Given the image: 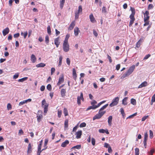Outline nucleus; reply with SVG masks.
Listing matches in <instances>:
<instances>
[{
    "label": "nucleus",
    "instance_id": "nucleus-1",
    "mask_svg": "<svg viewBox=\"0 0 155 155\" xmlns=\"http://www.w3.org/2000/svg\"><path fill=\"white\" fill-rule=\"evenodd\" d=\"M135 68V65H134L130 67L127 71L123 75L121 78H123L126 77L128 76L133 72Z\"/></svg>",
    "mask_w": 155,
    "mask_h": 155
},
{
    "label": "nucleus",
    "instance_id": "nucleus-2",
    "mask_svg": "<svg viewBox=\"0 0 155 155\" xmlns=\"http://www.w3.org/2000/svg\"><path fill=\"white\" fill-rule=\"evenodd\" d=\"M41 106L42 107L44 108V115H45L48 111V104L46 103L45 99H44L42 100Z\"/></svg>",
    "mask_w": 155,
    "mask_h": 155
},
{
    "label": "nucleus",
    "instance_id": "nucleus-3",
    "mask_svg": "<svg viewBox=\"0 0 155 155\" xmlns=\"http://www.w3.org/2000/svg\"><path fill=\"white\" fill-rule=\"evenodd\" d=\"M119 98L116 97L112 100V102L110 104L109 106L112 107L116 105L118 103Z\"/></svg>",
    "mask_w": 155,
    "mask_h": 155
},
{
    "label": "nucleus",
    "instance_id": "nucleus-4",
    "mask_svg": "<svg viewBox=\"0 0 155 155\" xmlns=\"http://www.w3.org/2000/svg\"><path fill=\"white\" fill-rule=\"evenodd\" d=\"M105 113V111H104L103 112L101 113L100 111H99L98 114L94 116V117H93V120H94L96 119H99Z\"/></svg>",
    "mask_w": 155,
    "mask_h": 155
},
{
    "label": "nucleus",
    "instance_id": "nucleus-5",
    "mask_svg": "<svg viewBox=\"0 0 155 155\" xmlns=\"http://www.w3.org/2000/svg\"><path fill=\"white\" fill-rule=\"evenodd\" d=\"M63 48L65 52H68L69 50V46L68 42H64L63 45Z\"/></svg>",
    "mask_w": 155,
    "mask_h": 155
},
{
    "label": "nucleus",
    "instance_id": "nucleus-6",
    "mask_svg": "<svg viewBox=\"0 0 155 155\" xmlns=\"http://www.w3.org/2000/svg\"><path fill=\"white\" fill-rule=\"evenodd\" d=\"M81 100L83 101H84L83 94L82 92L81 93L80 96H78L77 97V104L78 105H80L81 104Z\"/></svg>",
    "mask_w": 155,
    "mask_h": 155
},
{
    "label": "nucleus",
    "instance_id": "nucleus-7",
    "mask_svg": "<svg viewBox=\"0 0 155 155\" xmlns=\"http://www.w3.org/2000/svg\"><path fill=\"white\" fill-rule=\"evenodd\" d=\"M130 10L131 11L132 13L130 15V20H135V18H134V15L135 13V10L134 8H133L131 7H130Z\"/></svg>",
    "mask_w": 155,
    "mask_h": 155
},
{
    "label": "nucleus",
    "instance_id": "nucleus-8",
    "mask_svg": "<svg viewBox=\"0 0 155 155\" xmlns=\"http://www.w3.org/2000/svg\"><path fill=\"white\" fill-rule=\"evenodd\" d=\"M42 111L39 110L38 111V114L37 115V121L39 122L41 120V119L42 117Z\"/></svg>",
    "mask_w": 155,
    "mask_h": 155
},
{
    "label": "nucleus",
    "instance_id": "nucleus-9",
    "mask_svg": "<svg viewBox=\"0 0 155 155\" xmlns=\"http://www.w3.org/2000/svg\"><path fill=\"white\" fill-rule=\"evenodd\" d=\"M64 81V75L62 74L61 77L59 78L58 81L57 83V85L58 86L61 83Z\"/></svg>",
    "mask_w": 155,
    "mask_h": 155
},
{
    "label": "nucleus",
    "instance_id": "nucleus-10",
    "mask_svg": "<svg viewBox=\"0 0 155 155\" xmlns=\"http://www.w3.org/2000/svg\"><path fill=\"white\" fill-rule=\"evenodd\" d=\"M82 134V131L81 130L78 131L75 134V135H76V138L77 139L80 138Z\"/></svg>",
    "mask_w": 155,
    "mask_h": 155
},
{
    "label": "nucleus",
    "instance_id": "nucleus-11",
    "mask_svg": "<svg viewBox=\"0 0 155 155\" xmlns=\"http://www.w3.org/2000/svg\"><path fill=\"white\" fill-rule=\"evenodd\" d=\"M9 31V30L8 27L4 29L2 31V33L3 36H5L8 33Z\"/></svg>",
    "mask_w": 155,
    "mask_h": 155
},
{
    "label": "nucleus",
    "instance_id": "nucleus-12",
    "mask_svg": "<svg viewBox=\"0 0 155 155\" xmlns=\"http://www.w3.org/2000/svg\"><path fill=\"white\" fill-rule=\"evenodd\" d=\"M74 35L76 36L78 35V33L80 32L79 28L77 27H76L74 28Z\"/></svg>",
    "mask_w": 155,
    "mask_h": 155
},
{
    "label": "nucleus",
    "instance_id": "nucleus-13",
    "mask_svg": "<svg viewBox=\"0 0 155 155\" xmlns=\"http://www.w3.org/2000/svg\"><path fill=\"white\" fill-rule=\"evenodd\" d=\"M148 84L147 82V81H144L138 87V88H141L147 86Z\"/></svg>",
    "mask_w": 155,
    "mask_h": 155
},
{
    "label": "nucleus",
    "instance_id": "nucleus-14",
    "mask_svg": "<svg viewBox=\"0 0 155 155\" xmlns=\"http://www.w3.org/2000/svg\"><path fill=\"white\" fill-rule=\"evenodd\" d=\"M75 21H74L72 22L70 24L69 28H68V30H71L73 28L75 25Z\"/></svg>",
    "mask_w": 155,
    "mask_h": 155
},
{
    "label": "nucleus",
    "instance_id": "nucleus-15",
    "mask_svg": "<svg viewBox=\"0 0 155 155\" xmlns=\"http://www.w3.org/2000/svg\"><path fill=\"white\" fill-rule=\"evenodd\" d=\"M89 18L90 20V21L92 23H94L96 21L92 14H91L89 16Z\"/></svg>",
    "mask_w": 155,
    "mask_h": 155
},
{
    "label": "nucleus",
    "instance_id": "nucleus-16",
    "mask_svg": "<svg viewBox=\"0 0 155 155\" xmlns=\"http://www.w3.org/2000/svg\"><path fill=\"white\" fill-rule=\"evenodd\" d=\"M112 116H109L108 117V122L109 126H111L112 124Z\"/></svg>",
    "mask_w": 155,
    "mask_h": 155
},
{
    "label": "nucleus",
    "instance_id": "nucleus-17",
    "mask_svg": "<svg viewBox=\"0 0 155 155\" xmlns=\"http://www.w3.org/2000/svg\"><path fill=\"white\" fill-rule=\"evenodd\" d=\"M54 44L56 45L57 48L58 47L60 42H59V38L58 37L55 38L54 41Z\"/></svg>",
    "mask_w": 155,
    "mask_h": 155
},
{
    "label": "nucleus",
    "instance_id": "nucleus-18",
    "mask_svg": "<svg viewBox=\"0 0 155 155\" xmlns=\"http://www.w3.org/2000/svg\"><path fill=\"white\" fill-rule=\"evenodd\" d=\"M69 141L68 140H66L64 142L62 143L61 144V146L63 147H65L68 144Z\"/></svg>",
    "mask_w": 155,
    "mask_h": 155
},
{
    "label": "nucleus",
    "instance_id": "nucleus-19",
    "mask_svg": "<svg viewBox=\"0 0 155 155\" xmlns=\"http://www.w3.org/2000/svg\"><path fill=\"white\" fill-rule=\"evenodd\" d=\"M61 96L64 97L65 96V93H66V90L64 89H62L61 91Z\"/></svg>",
    "mask_w": 155,
    "mask_h": 155
},
{
    "label": "nucleus",
    "instance_id": "nucleus-20",
    "mask_svg": "<svg viewBox=\"0 0 155 155\" xmlns=\"http://www.w3.org/2000/svg\"><path fill=\"white\" fill-rule=\"evenodd\" d=\"M45 66V64L43 63H40L36 65V67L37 68H43Z\"/></svg>",
    "mask_w": 155,
    "mask_h": 155
},
{
    "label": "nucleus",
    "instance_id": "nucleus-21",
    "mask_svg": "<svg viewBox=\"0 0 155 155\" xmlns=\"http://www.w3.org/2000/svg\"><path fill=\"white\" fill-rule=\"evenodd\" d=\"M128 97H125L122 100V104L124 105H127V101Z\"/></svg>",
    "mask_w": 155,
    "mask_h": 155
},
{
    "label": "nucleus",
    "instance_id": "nucleus-22",
    "mask_svg": "<svg viewBox=\"0 0 155 155\" xmlns=\"http://www.w3.org/2000/svg\"><path fill=\"white\" fill-rule=\"evenodd\" d=\"M108 104H107L105 105L100 109L99 111H100L101 113L103 112L104 111H102L105 109L108 106Z\"/></svg>",
    "mask_w": 155,
    "mask_h": 155
},
{
    "label": "nucleus",
    "instance_id": "nucleus-23",
    "mask_svg": "<svg viewBox=\"0 0 155 155\" xmlns=\"http://www.w3.org/2000/svg\"><path fill=\"white\" fill-rule=\"evenodd\" d=\"M31 60L33 63H34L36 61V58L35 55L32 54L31 56Z\"/></svg>",
    "mask_w": 155,
    "mask_h": 155
},
{
    "label": "nucleus",
    "instance_id": "nucleus-24",
    "mask_svg": "<svg viewBox=\"0 0 155 155\" xmlns=\"http://www.w3.org/2000/svg\"><path fill=\"white\" fill-rule=\"evenodd\" d=\"M73 75L74 78L75 80L77 78V74L76 72L75 69L74 68L73 69Z\"/></svg>",
    "mask_w": 155,
    "mask_h": 155
},
{
    "label": "nucleus",
    "instance_id": "nucleus-25",
    "mask_svg": "<svg viewBox=\"0 0 155 155\" xmlns=\"http://www.w3.org/2000/svg\"><path fill=\"white\" fill-rule=\"evenodd\" d=\"M31 146L30 143L28 145V150L27 151V153H30L31 152Z\"/></svg>",
    "mask_w": 155,
    "mask_h": 155
},
{
    "label": "nucleus",
    "instance_id": "nucleus-26",
    "mask_svg": "<svg viewBox=\"0 0 155 155\" xmlns=\"http://www.w3.org/2000/svg\"><path fill=\"white\" fill-rule=\"evenodd\" d=\"M96 107H95V105H92L91 106H89L86 109V111H88L90 110H91V109H96Z\"/></svg>",
    "mask_w": 155,
    "mask_h": 155
},
{
    "label": "nucleus",
    "instance_id": "nucleus-27",
    "mask_svg": "<svg viewBox=\"0 0 155 155\" xmlns=\"http://www.w3.org/2000/svg\"><path fill=\"white\" fill-rule=\"evenodd\" d=\"M131 103L134 105H135L136 104V100L133 98H132L130 100Z\"/></svg>",
    "mask_w": 155,
    "mask_h": 155
},
{
    "label": "nucleus",
    "instance_id": "nucleus-28",
    "mask_svg": "<svg viewBox=\"0 0 155 155\" xmlns=\"http://www.w3.org/2000/svg\"><path fill=\"white\" fill-rule=\"evenodd\" d=\"M65 0H62L60 2V7L61 9H62L64 6V3L65 2Z\"/></svg>",
    "mask_w": 155,
    "mask_h": 155
},
{
    "label": "nucleus",
    "instance_id": "nucleus-29",
    "mask_svg": "<svg viewBox=\"0 0 155 155\" xmlns=\"http://www.w3.org/2000/svg\"><path fill=\"white\" fill-rule=\"evenodd\" d=\"M47 29L48 33L49 35H50L51 34L50 26L49 25L48 26L47 28Z\"/></svg>",
    "mask_w": 155,
    "mask_h": 155
},
{
    "label": "nucleus",
    "instance_id": "nucleus-30",
    "mask_svg": "<svg viewBox=\"0 0 155 155\" xmlns=\"http://www.w3.org/2000/svg\"><path fill=\"white\" fill-rule=\"evenodd\" d=\"M62 57L61 56H60L59 58V62L58 65V66H60L61 65L62 61Z\"/></svg>",
    "mask_w": 155,
    "mask_h": 155
},
{
    "label": "nucleus",
    "instance_id": "nucleus-31",
    "mask_svg": "<svg viewBox=\"0 0 155 155\" xmlns=\"http://www.w3.org/2000/svg\"><path fill=\"white\" fill-rule=\"evenodd\" d=\"M141 39L139 40V41L137 42L136 45V47L137 48H139L141 44Z\"/></svg>",
    "mask_w": 155,
    "mask_h": 155
},
{
    "label": "nucleus",
    "instance_id": "nucleus-32",
    "mask_svg": "<svg viewBox=\"0 0 155 155\" xmlns=\"http://www.w3.org/2000/svg\"><path fill=\"white\" fill-rule=\"evenodd\" d=\"M27 78V77H24L21 79H19L18 80V81L19 82H23L24 81L26 80Z\"/></svg>",
    "mask_w": 155,
    "mask_h": 155
},
{
    "label": "nucleus",
    "instance_id": "nucleus-33",
    "mask_svg": "<svg viewBox=\"0 0 155 155\" xmlns=\"http://www.w3.org/2000/svg\"><path fill=\"white\" fill-rule=\"evenodd\" d=\"M63 113L64 114L65 116H66L68 115V111L66 108H65L64 109Z\"/></svg>",
    "mask_w": 155,
    "mask_h": 155
},
{
    "label": "nucleus",
    "instance_id": "nucleus-34",
    "mask_svg": "<svg viewBox=\"0 0 155 155\" xmlns=\"http://www.w3.org/2000/svg\"><path fill=\"white\" fill-rule=\"evenodd\" d=\"M70 35L69 34H67L66 36V37L64 40V42H68V40L69 38Z\"/></svg>",
    "mask_w": 155,
    "mask_h": 155
},
{
    "label": "nucleus",
    "instance_id": "nucleus-35",
    "mask_svg": "<svg viewBox=\"0 0 155 155\" xmlns=\"http://www.w3.org/2000/svg\"><path fill=\"white\" fill-rule=\"evenodd\" d=\"M102 12L104 14H106L107 12L106 8L104 6L103 7L102 9Z\"/></svg>",
    "mask_w": 155,
    "mask_h": 155
},
{
    "label": "nucleus",
    "instance_id": "nucleus-36",
    "mask_svg": "<svg viewBox=\"0 0 155 155\" xmlns=\"http://www.w3.org/2000/svg\"><path fill=\"white\" fill-rule=\"evenodd\" d=\"M82 6L81 5H79L78 7V12L80 14L81 13H82Z\"/></svg>",
    "mask_w": 155,
    "mask_h": 155
},
{
    "label": "nucleus",
    "instance_id": "nucleus-37",
    "mask_svg": "<svg viewBox=\"0 0 155 155\" xmlns=\"http://www.w3.org/2000/svg\"><path fill=\"white\" fill-rule=\"evenodd\" d=\"M81 146L80 145H77L73 147L72 148H75L78 149H80L81 148Z\"/></svg>",
    "mask_w": 155,
    "mask_h": 155
},
{
    "label": "nucleus",
    "instance_id": "nucleus-38",
    "mask_svg": "<svg viewBox=\"0 0 155 155\" xmlns=\"http://www.w3.org/2000/svg\"><path fill=\"white\" fill-rule=\"evenodd\" d=\"M150 139H152L153 137V132L151 130H150Z\"/></svg>",
    "mask_w": 155,
    "mask_h": 155
},
{
    "label": "nucleus",
    "instance_id": "nucleus-39",
    "mask_svg": "<svg viewBox=\"0 0 155 155\" xmlns=\"http://www.w3.org/2000/svg\"><path fill=\"white\" fill-rule=\"evenodd\" d=\"M139 148H136L135 149V154H139Z\"/></svg>",
    "mask_w": 155,
    "mask_h": 155
},
{
    "label": "nucleus",
    "instance_id": "nucleus-40",
    "mask_svg": "<svg viewBox=\"0 0 155 155\" xmlns=\"http://www.w3.org/2000/svg\"><path fill=\"white\" fill-rule=\"evenodd\" d=\"M47 148V147H46V148H44L43 149H42L41 150H38L37 151V155H40V154L41 152L44 150H46Z\"/></svg>",
    "mask_w": 155,
    "mask_h": 155
},
{
    "label": "nucleus",
    "instance_id": "nucleus-41",
    "mask_svg": "<svg viewBox=\"0 0 155 155\" xmlns=\"http://www.w3.org/2000/svg\"><path fill=\"white\" fill-rule=\"evenodd\" d=\"M48 139H45V143H44V147H45V148H46V147H47V145L48 143Z\"/></svg>",
    "mask_w": 155,
    "mask_h": 155
},
{
    "label": "nucleus",
    "instance_id": "nucleus-42",
    "mask_svg": "<svg viewBox=\"0 0 155 155\" xmlns=\"http://www.w3.org/2000/svg\"><path fill=\"white\" fill-rule=\"evenodd\" d=\"M45 42H46V43L48 45V44L49 43V37L48 35H47L45 36Z\"/></svg>",
    "mask_w": 155,
    "mask_h": 155
},
{
    "label": "nucleus",
    "instance_id": "nucleus-43",
    "mask_svg": "<svg viewBox=\"0 0 155 155\" xmlns=\"http://www.w3.org/2000/svg\"><path fill=\"white\" fill-rule=\"evenodd\" d=\"M47 88L49 91H51V85L50 84H48L47 86Z\"/></svg>",
    "mask_w": 155,
    "mask_h": 155
},
{
    "label": "nucleus",
    "instance_id": "nucleus-44",
    "mask_svg": "<svg viewBox=\"0 0 155 155\" xmlns=\"http://www.w3.org/2000/svg\"><path fill=\"white\" fill-rule=\"evenodd\" d=\"M7 109L8 110H11L12 109V105L8 103L7 104Z\"/></svg>",
    "mask_w": 155,
    "mask_h": 155
},
{
    "label": "nucleus",
    "instance_id": "nucleus-45",
    "mask_svg": "<svg viewBox=\"0 0 155 155\" xmlns=\"http://www.w3.org/2000/svg\"><path fill=\"white\" fill-rule=\"evenodd\" d=\"M153 7L154 6L152 4H150L148 5V10L152 9L153 8Z\"/></svg>",
    "mask_w": 155,
    "mask_h": 155
},
{
    "label": "nucleus",
    "instance_id": "nucleus-46",
    "mask_svg": "<svg viewBox=\"0 0 155 155\" xmlns=\"http://www.w3.org/2000/svg\"><path fill=\"white\" fill-rule=\"evenodd\" d=\"M91 143L94 146L95 143V140L94 138H91Z\"/></svg>",
    "mask_w": 155,
    "mask_h": 155
},
{
    "label": "nucleus",
    "instance_id": "nucleus-47",
    "mask_svg": "<svg viewBox=\"0 0 155 155\" xmlns=\"http://www.w3.org/2000/svg\"><path fill=\"white\" fill-rule=\"evenodd\" d=\"M26 103V101H25V100H24L23 101H22L21 102H20L19 103V106H21L22 105H23L24 104Z\"/></svg>",
    "mask_w": 155,
    "mask_h": 155
},
{
    "label": "nucleus",
    "instance_id": "nucleus-48",
    "mask_svg": "<svg viewBox=\"0 0 155 155\" xmlns=\"http://www.w3.org/2000/svg\"><path fill=\"white\" fill-rule=\"evenodd\" d=\"M86 126V124L84 122L81 123L80 125V127H84Z\"/></svg>",
    "mask_w": 155,
    "mask_h": 155
},
{
    "label": "nucleus",
    "instance_id": "nucleus-49",
    "mask_svg": "<svg viewBox=\"0 0 155 155\" xmlns=\"http://www.w3.org/2000/svg\"><path fill=\"white\" fill-rule=\"evenodd\" d=\"M65 127H68V120H66L64 122Z\"/></svg>",
    "mask_w": 155,
    "mask_h": 155
},
{
    "label": "nucleus",
    "instance_id": "nucleus-50",
    "mask_svg": "<svg viewBox=\"0 0 155 155\" xmlns=\"http://www.w3.org/2000/svg\"><path fill=\"white\" fill-rule=\"evenodd\" d=\"M147 139H144V140L143 141V143L144 144V146L145 148L147 147Z\"/></svg>",
    "mask_w": 155,
    "mask_h": 155
},
{
    "label": "nucleus",
    "instance_id": "nucleus-51",
    "mask_svg": "<svg viewBox=\"0 0 155 155\" xmlns=\"http://www.w3.org/2000/svg\"><path fill=\"white\" fill-rule=\"evenodd\" d=\"M144 15V17H145L146 16H149V12L147 11H146L145 12V13H143Z\"/></svg>",
    "mask_w": 155,
    "mask_h": 155
},
{
    "label": "nucleus",
    "instance_id": "nucleus-52",
    "mask_svg": "<svg viewBox=\"0 0 155 155\" xmlns=\"http://www.w3.org/2000/svg\"><path fill=\"white\" fill-rule=\"evenodd\" d=\"M19 76V73H17L16 74H15L13 76V79H16Z\"/></svg>",
    "mask_w": 155,
    "mask_h": 155
},
{
    "label": "nucleus",
    "instance_id": "nucleus-53",
    "mask_svg": "<svg viewBox=\"0 0 155 155\" xmlns=\"http://www.w3.org/2000/svg\"><path fill=\"white\" fill-rule=\"evenodd\" d=\"M134 20H130L129 25L130 27L132 25V24L134 23Z\"/></svg>",
    "mask_w": 155,
    "mask_h": 155
},
{
    "label": "nucleus",
    "instance_id": "nucleus-54",
    "mask_svg": "<svg viewBox=\"0 0 155 155\" xmlns=\"http://www.w3.org/2000/svg\"><path fill=\"white\" fill-rule=\"evenodd\" d=\"M79 13L78 12H76L75 13V19H78L79 17Z\"/></svg>",
    "mask_w": 155,
    "mask_h": 155
},
{
    "label": "nucleus",
    "instance_id": "nucleus-55",
    "mask_svg": "<svg viewBox=\"0 0 155 155\" xmlns=\"http://www.w3.org/2000/svg\"><path fill=\"white\" fill-rule=\"evenodd\" d=\"M154 152V150L153 149H152L150 152H148L149 154H150V155H153V153Z\"/></svg>",
    "mask_w": 155,
    "mask_h": 155
},
{
    "label": "nucleus",
    "instance_id": "nucleus-56",
    "mask_svg": "<svg viewBox=\"0 0 155 155\" xmlns=\"http://www.w3.org/2000/svg\"><path fill=\"white\" fill-rule=\"evenodd\" d=\"M99 132L100 133H105V130L103 129H100L99 130Z\"/></svg>",
    "mask_w": 155,
    "mask_h": 155
},
{
    "label": "nucleus",
    "instance_id": "nucleus-57",
    "mask_svg": "<svg viewBox=\"0 0 155 155\" xmlns=\"http://www.w3.org/2000/svg\"><path fill=\"white\" fill-rule=\"evenodd\" d=\"M149 116L147 115L143 117L142 119V121H145L146 119Z\"/></svg>",
    "mask_w": 155,
    "mask_h": 155
},
{
    "label": "nucleus",
    "instance_id": "nucleus-58",
    "mask_svg": "<svg viewBox=\"0 0 155 155\" xmlns=\"http://www.w3.org/2000/svg\"><path fill=\"white\" fill-rule=\"evenodd\" d=\"M23 133L24 132L23 130L21 129L19 130V131L18 134L19 136H20L21 134H23Z\"/></svg>",
    "mask_w": 155,
    "mask_h": 155
},
{
    "label": "nucleus",
    "instance_id": "nucleus-59",
    "mask_svg": "<svg viewBox=\"0 0 155 155\" xmlns=\"http://www.w3.org/2000/svg\"><path fill=\"white\" fill-rule=\"evenodd\" d=\"M150 56V54H148L146 55L144 58L143 60H146Z\"/></svg>",
    "mask_w": 155,
    "mask_h": 155
},
{
    "label": "nucleus",
    "instance_id": "nucleus-60",
    "mask_svg": "<svg viewBox=\"0 0 155 155\" xmlns=\"http://www.w3.org/2000/svg\"><path fill=\"white\" fill-rule=\"evenodd\" d=\"M149 18L150 17L149 16H147L144 17V21L146 22V21H148V20L149 19Z\"/></svg>",
    "mask_w": 155,
    "mask_h": 155
},
{
    "label": "nucleus",
    "instance_id": "nucleus-61",
    "mask_svg": "<svg viewBox=\"0 0 155 155\" xmlns=\"http://www.w3.org/2000/svg\"><path fill=\"white\" fill-rule=\"evenodd\" d=\"M151 101L152 102H155V94L153 95L152 97Z\"/></svg>",
    "mask_w": 155,
    "mask_h": 155
},
{
    "label": "nucleus",
    "instance_id": "nucleus-62",
    "mask_svg": "<svg viewBox=\"0 0 155 155\" xmlns=\"http://www.w3.org/2000/svg\"><path fill=\"white\" fill-rule=\"evenodd\" d=\"M62 111L61 110H58V116L59 117H60L61 116Z\"/></svg>",
    "mask_w": 155,
    "mask_h": 155
},
{
    "label": "nucleus",
    "instance_id": "nucleus-63",
    "mask_svg": "<svg viewBox=\"0 0 155 155\" xmlns=\"http://www.w3.org/2000/svg\"><path fill=\"white\" fill-rule=\"evenodd\" d=\"M20 34L19 33H17L15 34L14 35V38H17L19 37Z\"/></svg>",
    "mask_w": 155,
    "mask_h": 155
},
{
    "label": "nucleus",
    "instance_id": "nucleus-64",
    "mask_svg": "<svg viewBox=\"0 0 155 155\" xmlns=\"http://www.w3.org/2000/svg\"><path fill=\"white\" fill-rule=\"evenodd\" d=\"M66 62L67 63V64H68V65H70V60L68 58H67L66 59Z\"/></svg>",
    "mask_w": 155,
    "mask_h": 155
}]
</instances>
